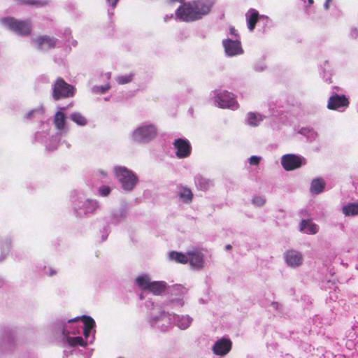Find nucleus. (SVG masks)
Here are the masks:
<instances>
[{
	"instance_id": "obj_1",
	"label": "nucleus",
	"mask_w": 358,
	"mask_h": 358,
	"mask_svg": "<svg viewBox=\"0 0 358 358\" xmlns=\"http://www.w3.org/2000/svg\"><path fill=\"white\" fill-rule=\"evenodd\" d=\"M79 319L80 317L68 320H57L52 324L50 327L51 331L56 335H62L64 340L69 346H85L86 343H85L84 338L82 336H70V334L76 335L80 334L83 326L76 323Z\"/></svg>"
},
{
	"instance_id": "obj_2",
	"label": "nucleus",
	"mask_w": 358,
	"mask_h": 358,
	"mask_svg": "<svg viewBox=\"0 0 358 358\" xmlns=\"http://www.w3.org/2000/svg\"><path fill=\"white\" fill-rule=\"evenodd\" d=\"M146 306L148 308L151 307L147 315V322L149 325L157 331H167L172 324V314L166 312L165 307L155 304L150 301L146 302Z\"/></svg>"
},
{
	"instance_id": "obj_3",
	"label": "nucleus",
	"mask_w": 358,
	"mask_h": 358,
	"mask_svg": "<svg viewBox=\"0 0 358 358\" xmlns=\"http://www.w3.org/2000/svg\"><path fill=\"white\" fill-rule=\"evenodd\" d=\"M62 110H65V107L60 108L54 117L53 122L55 128L58 130L57 134L55 136H52L50 139L47 141L46 138L48 134L43 131L42 132L38 131L35 134V138L37 141L44 143L45 147L49 150H54L57 148L58 143L62 136L68 132L66 127V115L62 112Z\"/></svg>"
},
{
	"instance_id": "obj_4",
	"label": "nucleus",
	"mask_w": 358,
	"mask_h": 358,
	"mask_svg": "<svg viewBox=\"0 0 358 358\" xmlns=\"http://www.w3.org/2000/svg\"><path fill=\"white\" fill-rule=\"evenodd\" d=\"M157 131L155 124L144 122L133 130L130 138L136 143L147 144L156 138Z\"/></svg>"
},
{
	"instance_id": "obj_5",
	"label": "nucleus",
	"mask_w": 358,
	"mask_h": 358,
	"mask_svg": "<svg viewBox=\"0 0 358 358\" xmlns=\"http://www.w3.org/2000/svg\"><path fill=\"white\" fill-rule=\"evenodd\" d=\"M114 173L120 184L121 188L127 192H131L138 182V176L126 166H115Z\"/></svg>"
},
{
	"instance_id": "obj_6",
	"label": "nucleus",
	"mask_w": 358,
	"mask_h": 358,
	"mask_svg": "<svg viewBox=\"0 0 358 358\" xmlns=\"http://www.w3.org/2000/svg\"><path fill=\"white\" fill-rule=\"evenodd\" d=\"M72 205L76 215L80 217L93 213L99 207L96 200L87 199L83 196L73 197Z\"/></svg>"
},
{
	"instance_id": "obj_7",
	"label": "nucleus",
	"mask_w": 358,
	"mask_h": 358,
	"mask_svg": "<svg viewBox=\"0 0 358 358\" xmlns=\"http://www.w3.org/2000/svg\"><path fill=\"white\" fill-rule=\"evenodd\" d=\"M213 99L215 104L222 108L236 110L239 107L234 94L224 90H215L213 92Z\"/></svg>"
},
{
	"instance_id": "obj_8",
	"label": "nucleus",
	"mask_w": 358,
	"mask_h": 358,
	"mask_svg": "<svg viewBox=\"0 0 358 358\" xmlns=\"http://www.w3.org/2000/svg\"><path fill=\"white\" fill-rule=\"evenodd\" d=\"M1 22L7 29L17 34L27 36L31 33V23L30 20H20L12 17H7L1 19Z\"/></svg>"
},
{
	"instance_id": "obj_9",
	"label": "nucleus",
	"mask_w": 358,
	"mask_h": 358,
	"mask_svg": "<svg viewBox=\"0 0 358 358\" xmlns=\"http://www.w3.org/2000/svg\"><path fill=\"white\" fill-rule=\"evenodd\" d=\"M137 285L143 291H148L155 295L161 294L166 288L164 281H151L148 275H143L136 279Z\"/></svg>"
},
{
	"instance_id": "obj_10",
	"label": "nucleus",
	"mask_w": 358,
	"mask_h": 358,
	"mask_svg": "<svg viewBox=\"0 0 358 358\" xmlns=\"http://www.w3.org/2000/svg\"><path fill=\"white\" fill-rule=\"evenodd\" d=\"M52 97L55 100L71 97L74 95V87L58 78L52 86Z\"/></svg>"
},
{
	"instance_id": "obj_11",
	"label": "nucleus",
	"mask_w": 358,
	"mask_h": 358,
	"mask_svg": "<svg viewBox=\"0 0 358 358\" xmlns=\"http://www.w3.org/2000/svg\"><path fill=\"white\" fill-rule=\"evenodd\" d=\"M187 292L186 288L181 285H174L171 291V295L169 303L166 306H169L171 308L182 307L185 304V296Z\"/></svg>"
},
{
	"instance_id": "obj_12",
	"label": "nucleus",
	"mask_w": 358,
	"mask_h": 358,
	"mask_svg": "<svg viewBox=\"0 0 358 358\" xmlns=\"http://www.w3.org/2000/svg\"><path fill=\"white\" fill-rule=\"evenodd\" d=\"M58 39L54 36L43 35L31 39V45L41 51H47L57 46Z\"/></svg>"
},
{
	"instance_id": "obj_13",
	"label": "nucleus",
	"mask_w": 358,
	"mask_h": 358,
	"mask_svg": "<svg viewBox=\"0 0 358 358\" xmlns=\"http://www.w3.org/2000/svg\"><path fill=\"white\" fill-rule=\"evenodd\" d=\"M176 16L180 21L183 22H189L196 21L192 1L182 3L176 10Z\"/></svg>"
},
{
	"instance_id": "obj_14",
	"label": "nucleus",
	"mask_w": 358,
	"mask_h": 358,
	"mask_svg": "<svg viewBox=\"0 0 358 358\" xmlns=\"http://www.w3.org/2000/svg\"><path fill=\"white\" fill-rule=\"evenodd\" d=\"M176 150V155L178 159H184L190 156L192 145L189 140L185 138H178L173 142Z\"/></svg>"
},
{
	"instance_id": "obj_15",
	"label": "nucleus",
	"mask_w": 358,
	"mask_h": 358,
	"mask_svg": "<svg viewBox=\"0 0 358 358\" xmlns=\"http://www.w3.org/2000/svg\"><path fill=\"white\" fill-rule=\"evenodd\" d=\"M305 164V159L294 154L284 155L281 158V164L285 171H289L300 168Z\"/></svg>"
},
{
	"instance_id": "obj_16",
	"label": "nucleus",
	"mask_w": 358,
	"mask_h": 358,
	"mask_svg": "<svg viewBox=\"0 0 358 358\" xmlns=\"http://www.w3.org/2000/svg\"><path fill=\"white\" fill-rule=\"evenodd\" d=\"M192 3L194 8L196 20H199L203 16L208 15L214 4L213 0H195L192 1Z\"/></svg>"
},
{
	"instance_id": "obj_17",
	"label": "nucleus",
	"mask_w": 358,
	"mask_h": 358,
	"mask_svg": "<svg viewBox=\"0 0 358 358\" xmlns=\"http://www.w3.org/2000/svg\"><path fill=\"white\" fill-rule=\"evenodd\" d=\"M222 45L228 57H234L243 53L241 41L238 39H224L222 41Z\"/></svg>"
},
{
	"instance_id": "obj_18",
	"label": "nucleus",
	"mask_w": 358,
	"mask_h": 358,
	"mask_svg": "<svg viewBox=\"0 0 358 358\" xmlns=\"http://www.w3.org/2000/svg\"><path fill=\"white\" fill-rule=\"evenodd\" d=\"M83 318L84 320V324L81 331H83V335L85 336V343L86 345L87 343H92L94 340V334H95V322L90 316L83 315Z\"/></svg>"
},
{
	"instance_id": "obj_19",
	"label": "nucleus",
	"mask_w": 358,
	"mask_h": 358,
	"mask_svg": "<svg viewBox=\"0 0 358 358\" xmlns=\"http://www.w3.org/2000/svg\"><path fill=\"white\" fill-rule=\"evenodd\" d=\"M231 346L232 343L229 338H222L214 343L212 350L215 355L222 357L230 352Z\"/></svg>"
},
{
	"instance_id": "obj_20",
	"label": "nucleus",
	"mask_w": 358,
	"mask_h": 358,
	"mask_svg": "<svg viewBox=\"0 0 358 358\" xmlns=\"http://www.w3.org/2000/svg\"><path fill=\"white\" fill-rule=\"evenodd\" d=\"M188 262L192 268L201 269L204 266V255L197 249L187 251Z\"/></svg>"
},
{
	"instance_id": "obj_21",
	"label": "nucleus",
	"mask_w": 358,
	"mask_h": 358,
	"mask_svg": "<svg viewBox=\"0 0 358 358\" xmlns=\"http://www.w3.org/2000/svg\"><path fill=\"white\" fill-rule=\"evenodd\" d=\"M349 101L345 95L333 94L329 99L327 108L330 110H340L348 106Z\"/></svg>"
},
{
	"instance_id": "obj_22",
	"label": "nucleus",
	"mask_w": 358,
	"mask_h": 358,
	"mask_svg": "<svg viewBox=\"0 0 358 358\" xmlns=\"http://www.w3.org/2000/svg\"><path fill=\"white\" fill-rule=\"evenodd\" d=\"M285 259L286 264L292 268L298 267L303 263L302 254L294 250L287 251L285 253Z\"/></svg>"
},
{
	"instance_id": "obj_23",
	"label": "nucleus",
	"mask_w": 358,
	"mask_h": 358,
	"mask_svg": "<svg viewBox=\"0 0 358 358\" xmlns=\"http://www.w3.org/2000/svg\"><path fill=\"white\" fill-rule=\"evenodd\" d=\"M193 319L188 315H175L172 314V322H173L175 325L178 327L180 329L185 330L188 329Z\"/></svg>"
},
{
	"instance_id": "obj_24",
	"label": "nucleus",
	"mask_w": 358,
	"mask_h": 358,
	"mask_svg": "<svg viewBox=\"0 0 358 358\" xmlns=\"http://www.w3.org/2000/svg\"><path fill=\"white\" fill-rule=\"evenodd\" d=\"M177 196L179 201L185 204L191 203L193 200V193L192 190L186 186H178Z\"/></svg>"
},
{
	"instance_id": "obj_25",
	"label": "nucleus",
	"mask_w": 358,
	"mask_h": 358,
	"mask_svg": "<svg viewBox=\"0 0 358 358\" xmlns=\"http://www.w3.org/2000/svg\"><path fill=\"white\" fill-rule=\"evenodd\" d=\"M247 27L250 31H253L257 22H260L261 15L254 8H250L245 13Z\"/></svg>"
},
{
	"instance_id": "obj_26",
	"label": "nucleus",
	"mask_w": 358,
	"mask_h": 358,
	"mask_svg": "<svg viewBox=\"0 0 358 358\" xmlns=\"http://www.w3.org/2000/svg\"><path fill=\"white\" fill-rule=\"evenodd\" d=\"M300 231L306 234H315L319 231V227L311 220H302L300 223Z\"/></svg>"
},
{
	"instance_id": "obj_27",
	"label": "nucleus",
	"mask_w": 358,
	"mask_h": 358,
	"mask_svg": "<svg viewBox=\"0 0 358 358\" xmlns=\"http://www.w3.org/2000/svg\"><path fill=\"white\" fill-rule=\"evenodd\" d=\"M325 185L326 182L323 178H314L310 183V192L313 194H320L324 191Z\"/></svg>"
},
{
	"instance_id": "obj_28",
	"label": "nucleus",
	"mask_w": 358,
	"mask_h": 358,
	"mask_svg": "<svg viewBox=\"0 0 358 358\" xmlns=\"http://www.w3.org/2000/svg\"><path fill=\"white\" fill-rule=\"evenodd\" d=\"M264 117L259 113L250 112L247 114L246 122L252 127L258 126L263 121Z\"/></svg>"
},
{
	"instance_id": "obj_29",
	"label": "nucleus",
	"mask_w": 358,
	"mask_h": 358,
	"mask_svg": "<svg viewBox=\"0 0 358 358\" xmlns=\"http://www.w3.org/2000/svg\"><path fill=\"white\" fill-rule=\"evenodd\" d=\"M169 258L171 261H173L176 263L187 264L188 263V255L187 252L184 254L182 252L171 251L169 253Z\"/></svg>"
},
{
	"instance_id": "obj_30",
	"label": "nucleus",
	"mask_w": 358,
	"mask_h": 358,
	"mask_svg": "<svg viewBox=\"0 0 358 358\" xmlns=\"http://www.w3.org/2000/svg\"><path fill=\"white\" fill-rule=\"evenodd\" d=\"M11 245V239L9 237H6L1 240L0 243L1 255L0 262L5 259L6 255L8 254Z\"/></svg>"
},
{
	"instance_id": "obj_31",
	"label": "nucleus",
	"mask_w": 358,
	"mask_h": 358,
	"mask_svg": "<svg viewBox=\"0 0 358 358\" xmlns=\"http://www.w3.org/2000/svg\"><path fill=\"white\" fill-rule=\"evenodd\" d=\"M342 213L345 216L358 215V202L349 203L342 207Z\"/></svg>"
},
{
	"instance_id": "obj_32",
	"label": "nucleus",
	"mask_w": 358,
	"mask_h": 358,
	"mask_svg": "<svg viewBox=\"0 0 358 358\" xmlns=\"http://www.w3.org/2000/svg\"><path fill=\"white\" fill-rule=\"evenodd\" d=\"M195 184L200 190H207L212 186V182L201 176L195 177Z\"/></svg>"
},
{
	"instance_id": "obj_33",
	"label": "nucleus",
	"mask_w": 358,
	"mask_h": 358,
	"mask_svg": "<svg viewBox=\"0 0 358 358\" xmlns=\"http://www.w3.org/2000/svg\"><path fill=\"white\" fill-rule=\"evenodd\" d=\"M20 3L33 6L36 8H42L48 6L50 3L49 0H20Z\"/></svg>"
},
{
	"instance_id": "obj_34",
	"label": "nucleus",
	"mask_w": 358,
	"mask_h": 358,
	"mask_svg": "<svg viewBox=\"0 0 358 358\" xmlns=\"http://www.w3.org/2000/svg\"><path fill=\"white\" fill-rule=\"evenodd\" d=\"M69 118L78 126H85L87 124V119L80 113L75 112L70 115Z\"/></svg>"
},
{
	"instance_id": "obj_35",
	"label": "nucleus",
	"mask_w": 358,
	"mask_h": 358,
	"mask_svg": "<svg viewBox=\"0 0 358 358\" xmlns=\"http://www.w3.org/2000/svg\"><path fill=\"white\" fill-rule=\"evenodd\" d=\"M126 217V210L123 208L114 211L111 215V222L113 224H118Z\"/></svg>"
},
{
	"instance_id": "obj_36",
	"label": "nucleus",
	"mask_w": 358,
	"mask_h": 358,
	"mask_svg": "<svg viewBox=\"0 0 358 358\" xmlns=\"http://www.w3.org/2000/svg\"><path fill=\"white\" fill-rule=\"evenodd\" d=\"M43 115V109L42 107H38L37 108L33 109L29 111L25 117L27 119H32V118H38L41 119Z\"/></svg>"
},
{
	"instance_id": "obj_37",
	"label": "nucleus",
	"mask_w": 358,
	"mask_h": 358,
	"mask_svg": "<svg viewBox=\"0 0 358 358\" xmlns=\"http://www.w3.org/2000/svg\"><path fill=\"white\" fill-rule=\"evenodd\" d=\"M134 78V73H130L129 74L118 76L115 78V80L120 85H124L130 83Z\"/></svg>"
},
{
	"instance_id": "obj_38",
	"label": "nucleus",
	"mask_w": 358,
	"mask_h": 358,
	"mask_svg": "<svg viewBox=\"0 0 358 358\" xmlns=\"http://www.w3.org/2000/svg\"><path fill=\"white\" fill-rule=\"evenodd\" d=\"M331 73L328 66V62L326 61L322 68V78L327 83H331Z\"/></svg>"
},
{
	"instance_id": "obj_39",
	"label": "nucleus",
	"mask_w": 358,
	"mask_h": 358,
	"mask_svg": "<svg viewBox=\"0 0 358 358\" xmlns=\"http://www.w3.org/2000/svg\"><path fill=\"white\" fill-rule=\"evenodd\" d=\"M109 89H110V85H100V86L96 85L92 88V91L93 93H95V94H104Z\"/></svg>"
},
{
	"instance_id": "obj_40",
	"label": "nucleus",
	"mask_w": 358,
	"mask_h": 358,
	"mask_svg": "<svg viewBox=\"0 0 358 358\" xmlns=\"http://www.w3.org/2000/svg\"><path fill=\"white\" fill-rule=\"evenodd\" d=\"M252 203L257 207L263 206L266 203V199L263 196H255L252 198Z\"/></svg>"
},
{
	"instance_id": "obj_41",
	"label": "nucleus",
	"mask_w": 358,
	"mask_h": 358,
	"mask_svg": "<svg viewBox=\"0 0 358 358\" xmlns=\"http://www.w3.org/2000/svg\"><path fill=\"white\" fill-rule=\"evenodd\" d=\"M110 191V187L106 185L101 186L98 189L99 195L101 196H107Z\"/></svg>"
},
{
	"instance_id": "obj_42",
	"label": "nucleus",
	"mask_w": 358,
	"mask_h": 358,
	"mask_svg": "<svg viewBox=\"0 0 358 358\" xmlns=\"http://www.w3.org/2000/svg\"><path fill=\"white\" fill-rule=\"evenodd\" d=\"M266 68V65L264 60L257 62L254 65V69L257 72H262Z\"/></svg>"
},
{
	"instance_id": "obj_43",
	"label": "nucleus",
	"mask_w": 358,
	"mask_h": 358,
	"mask_svg": "<svg viewBox=\"0 0 358 358\" xmlns=\"http://www.w3.org/2000/svg\"><path fill=\"white\" fill-rule=\"evenodd\" d=\"M262 160V157L252 155L248 159V162L250 165H258Z\"/></svg>"
},
{
	"instance_id": "obj_44",
	"label": "nucleus",
	"mask_w": 358,
	"mask_h": 358,
	"mask_svg": "<svg viewBox=\"0 0 358 358\" xmlns=\"http://www.w3.org/2000/svg\"><path fill=\"white\" fill-rule=\"evenodd\" d=\"M262 22L264 26H269L271 23V20L266 15H261L260 22Z\"/></svg>"
},
{
	"instance_id": "obj_45",
	"label": "nucleus",
	"mask_w": 358,
	"mask_h": 358,
	"mask_svg": "<svg viewBox=\"0 0 358 358\" xmlns=\"http://www.w3.org/2000/svg\"><path fill=\"white\" fill-rule=\"evenodd\" d=\"M56 271L55 269H53L52 268H46L45 267V273L50 275V276H53L54 275L56 274Z\"/></svg>"
},
{
	"instance_id": "obj_46",
	"label": "nucleus",
	"mask_w": 358,
	"mask_h": 358,
	"mask_svg": "<svg viewBox=\"0 0 358 358\" xmlns=\"http://www.w3.org/2000/svg\"><path fill=\"white\" fill-rule=\"evenodd\" d=\"M350 36L353 38H356L358 36V31L356 28H352L351 29Z\"/></svg>"
},
{
	"instance_id": "obj_47",
	"label": "nucleus",
	"mask_w": 358,
	"mask_h": 358,
	"mask_svg": "<svg viewBox=\"0 0 358 358\" xmlns=\"http://www.w3.org/2000/svg\"><path fill=\"white\" fill-rule=\"evenodd\" d=\"M119 0H106L107 3L114 9Z\"/></svg>"
},
{
	"instance_id": "obj_48",
	"label": "nucleus",
	"mask_w": 358,
	"mask_h": 358,
	"mask_svg": "<svg viewBox=\"0 0 358 358\" xmlns=\"http://www.w3.org/2000/svg\"><path fill=\"white\" fill-rule=\"evenodd\" d=\"M332 2V0H326L324 3V8L325 10H329L330 3Z\"/></svg>"
},
{
	"instance_id": "obj_49",
	"label": "nucleus",
	"mask_w": 358,
	"mask_h": 358,
	"mask_svg": "<svg viewBox=\"0 0 358 358\" xmlns=\"http://www.w3.org/2000/svg\"><path fill=\"white\" fill-rule=\"evenodd\" d=\"M236 31L234 28L231 27L230 28V34L232 35H236Z\"/></svg>"
},
{
	"instance_id": "obj_50",
	"label": "nucleus",
	"mask_w": 358,
	"mask_h": 358,
	"mask_svg": "<svg viewBox=\"0 0 358 358\" xmlns=\"http://www.w3.org/2000/svg\"><path fill=\"white\" fill-rule=\"evenodd\" d=\"M231 248V245H227L225 246L226 250H229Z\"/></svg>"
},
{
	"instance_id": "obj_51",
	"label": "nucleus",
	"mask_w": 358,
	"mask_h": 358,
	"mask_svg": "<svg viewBox=\"0 0 358 358\" xmlns=\"http://www.w3.org/2000/svg\"><path fill=\"white\" fill-rule=\"evenodd\" d=\"M99 172H100V173H101V175H103V176H106L107 175L106 172H105V171H100Z\"/></svg>"
},
{
	"instance_id": "obj_52",
	"label": "nucleus",
	"mask_w": 358,
	"mask_h": 358,
	"mask_svg": "<svg viewBox=\"0 0 358 358\" xmlns=\"http://www.w3.org/2000/svg\"><path fill=\"white\" fill-rule=\"evenodd\" d=\"M313 2H314V1H313V0H308V4H309V5L313 4Z\"/></svg>"
},
{
	"instance_id": "obj_53",
	"label": "nucleus",
	"mask_w": 358,
	"mask_h": 358,
	"mask_svg": "<svg viewBox=\"0 0 358 358\" xmlns=\"http://www.w3.org/2000/svg\"><path fill=\"white\" fill-rule=\"evenodd\" d=\"M76 44H77V42H76V41H73V42H72V45H74V46H76Z\"/></svg>"
},
{
	"instance_id": "obj_54",
	"label": "nucleus",
	"mask_w": 358,
	"mask_h": 358,
	"mask_svg": "<svg viewBox=\"0 0 358 358\" xmlns=\"http://www.w3.org/2000/svg\"><path fill=\"white\" fill-rule=\"evenodd\" d=\"M106 238H107V236H102V240H103V241H105V240L106 239Z\"/></svg>"
},
{
	"instance_id": "obj_55",
	"label": "nucleus",
	"mask_w": 358,
	"mask_h": 358,
	"mask_svg": "<svg viewBox=\"0 0 358 358\" xmlns=\"http://www.w3.org/2000/svg\"><path fill=\"white\" fill-rule=\"evenodd\" d=\"M108 15L110 16V15H113V13H111L110 10H108Z\"/></svg>"
},
{
	"instance_id": "obj_56",
	"label": "nucleus",
	"mask_w": 358,
	"mask_h": 358,
	"mask_svg": "<svg viewBox=\"0 0 358 358\" xmlns=\"http://www.w3.org/2000/svg\"><path fill=\"white\" fill-rule=\"evenodd\" d=\"M45 127H48V124H47V125H43V127H44V128H45Z\"/></svg>"
},
{
	"instance_id": "obj_57",
	"label": "nucleus",
	"mask_w": 358,
	"mask_h": 358,
	"mask_svg": "<svg viewBox=\"0 0 358 358\" xmlns=\"http://www.w3.org/2000/svg\"><path fill=\"white\" fill-rule=\"evenodd\" d=\"M105 100L108 101V97H106V98H105Z\"/></svg>"
},
{
	"instance_id": "obj_58",
	"label": "nucleus",
	"mask_w": 358,
	"mask_h": 358,
	"mask_svg": "<svg viewBox=\"0 0 358 358\" xmlns=\"http://www.w3.org/2000/svg\"><path fill=\"white\" fill-rule=\"evenodd\" d=\"M301 1H303L304 3H306V0H301Z\"/></svg>"
},
{
	"instance_id": "obj_59",
	"label": "nucleus",
	"mask_w": 358,
	"mask_h": 358,
	"mask_svg": "<svg viewBox=\"0 0 358 358\" xmlns=\"http://www.w3.org/2000/svg\"><path fill=\"white\" fill-rule=\"evenodd\" d=\"M1 285V279L0 278V285Z\"/></svg>"
}]
</instances>
